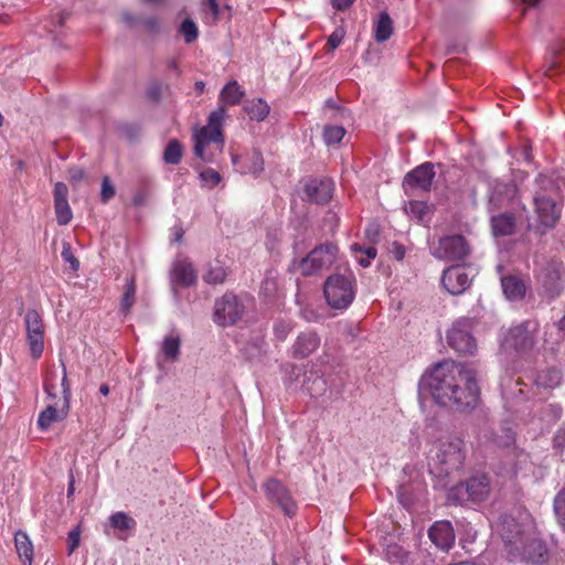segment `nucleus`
I'll return each instance as SVG.
<instances>
[{"mask_svg": "<svg viewBox=\"0 0 565 565\" xmlns=\"http://www.w3.org/2000/svg\"><path fill=\"white\" fill-rule=\"evenodd\" d=\"M320 344V335L313 330H306L297 335L290 347V354L295 359H306L313 354Z\"/></svg>", "mask_w": 565, "mask_h": 565, "instance_id": "obj_20", "label": "nucleus"}, {"mask_svg": "<svg viewBox=\"0 0 565 565\" xmlns=\"http://www.w3.org/2000/svg\"><path fill=\"white\" fill-rule=\"evenodd\" d=\"M116 190L115 186L109 179V177H104L102 180V190H100V201L103 203H107L110 199L115 196Z\"/></svg>", "mask_w": 565, "mask_h": 565, "instance_id": "obj_50", "label": "nucleus"}, {"mask_svg": "<svg viewBox=\"0 0 565 565\" xmlns=\"http://www.w3.org/2000/svg\"><path fill=\"white\" fill-rule=\"evenodd\" d=\"M419 391H428L435 402L457 412H470L479 402V387L471 369L452 361H444L424 374Z\"/></svg>", "mask_w": 565, "mask_h": 565, "instance_id": "obj_1", "label": "nucleus"}, {"mask_svg": "<svg viewBox=\"0 0 565 565\" xmlns=\"http://www.w3.org/2000/svg\"><path fill=\"white\" fill-rule=\"evenodd\" d=\"M345 36V30L343 28H337L328 38V45L331 50H335Z\"/></svg>", "mask_w": 565, "mask_h": 565, "instance_id": "obj_54", "label": "nucleus"}, {"mask_svg": "<svg viewBox=\"0 0 565 565\" xmlns=\"http://www.w3.org/2000/svg\"><path fill=\"white\" fill-rule=\"evenodd\" d=\"M62 366H63V377H62L61 386H62V394H63V403H66L67 405H70V399L72 396L71 384L67 380L66 367L64 364H62Z\"/></svg>", "mask_w": 565, "mask_h": 565, "instance_id": "obj_57", "label": "nucleus"}, {"mask_svg": "<svg viewBox=\"0 0 565 565\" xmlns=\"http://www.w3.org/2000/svg\"><path fill=\"white\" fill-rule=\"evenodd\" d=\"M122 19L129 25H131V26L142 25L149 32H157L159 30V21H158V19L156 17H148V18L138 19V18H135L129 12H125V13H122Z\"/></svg>", "mask_w": 565, "mask_h": 565, "instance_id": "obj_37", "label": "nucleus"}, {"mask_svg": "<svg viewBox=\"0 0 565 565\" xmlns=\"http://www.w3.org/2000/svg\"><path fill=\"white\" fill-rule=\"evenodd\" d=\"M85 171L79 167H72L68 169V178L73 183L81 182L85 179Z\"/></svg>", "mask_w": 565, "mask_h": 565, "instance_id": "obj_58", "label": "nucleus"}, {"mask_svg": "<svg viewBox=\"0 0 565 565\" xmlns=\"http://www.w3.org/2000/svg\"><path fill=\"white\" fill-rule=\"evenodd\" d=\"M305 390L312 396H321L327 390V382L318 374L310 373L303 383Z\"/></svg>", "mask_w": 565, "mask_h": 565, "instance_id": "obj_34", "label": "nucleus"}, {"mask_svg": "<svg viewBox=\"0 0 565 565\" xmlns=\"http://www.w3.org/2000/svg\"><path fill=\"white\" fill-rule=\"evenodd\" d=\"M535 278L541 292L553 300L564 290L562 278V264L554 259L539 263L535 269Z\"/></svg>", "mask_w": 565, "mask_h": 565, "instance_id": "obj_7", "label": "nucleus"}, {"mask_svg": "<svg viewBox=\"0 0 565 565\" xmlns=\"http://www.w3.org/2000/svg\"><path fill=\"white\" fill-rule=\"evenodd\" d=\"M473 322L469 318H461L454 322L447 332L448 345L462 354H473L477 351V341L472 335Z\"/></svg>", "mask_w": 565, "mask_h": 565, "instance_id": "obj_9", "label": "nucleus"}, {"mask_svg": "<svg viewBox=\"0 0 565 565\" xmlns=\"http://www.w3.org/2000/svg\"><path fill=\"white\" fill-rule=\"evenodd\" d=\"M61 256L65 263L70 264L73 270H77L79 268V262L73 255L71 246L68 244H64Z\"/></svg>", "mask_w": 565, "mask_h": 565, "instance_id": "obj_53", "label": "nucleus"}, {"mask_svg": "<svg viewBox=\"0 0 565 565\" xmlns=\"http://www.w3.org/2000/svg\"><path fill=\"white\" fill-rule=\"evenodd\" d=\"M533 204L539 227L544 230L554 227L561 216V209L547 189L534 194Z\"/></svg>", "mask_w": 565, "mask_h": 565, "instance_id": "obj_10", "label": "nucleus"}, {"mask_svg": "<svg viewBox=\"0 0 565 565\" xmlns=\"http://www.w3.org/2000/svg\"><path fill=\"white\" fill-rule=\"evenodd\" d=\"M277 290L278 281L273 273L269 271L262 284V292L266 298H271L276 295Z\"/></svg>", "mask_w": 565, "mask_h": 565, "instance_id": "obj_47", "label": "nucleus"}, {"mask_svg": "<svg viewBox=\"0 0 565 565\" xmlns=\"http://www.w3.org/2000/svg\"><path fill=\"white\" fill-rule=\"evenodd\" d=\"M338 253L339 248L335 244H320L300 259L298 269L303 276L319 275L329 270L335 264Z\"/></svg>", "mask_w": 565, "mask_h": 565, "instance_id": "obj_6", "label": "nucleus"}, {"mask_svg": "<svg viewBox=\"0 0 565 565\" xmlns=\"http://www.w3.org/2000/svg\"><path fill=\"white\" fill-rule=\"evenodd\" d=\"M179 32L184 36L186 43L194 42L199 36V30L196 24L191 19H185L179 29Z\"/></svg>", "mask_w": 565, "mask_h": 565, "instance_id": "obj_45", "label": "nucleus"}, {"mask_svg": "<svg viewBox=\"0 0 565 565\" xmlns=\"http://www.w3.org/2000/svg\"><path fill=\"white\" fill-rule=\"evenodd\" d=\"M225 117V107L218 106L209 115L206 126H203L194 131V153L203 161L212 162L214 160L215 152L212 150V147L215 149V151H222L225 143L223 135Z\"/></svg>", "mask_w": 565, "mask_h": 565, "instance_id": "obj_4", "label": "nucleus"}, {"mask_svg": "<svg viewBox=\"0 0 565 565\" xmlns=\"http://www.w3.org/2000/svg\"><path fill=\"white\" fill-rule=\"evenodd\" d=\"M292 329L294 323L291 320L277 319L273 326L275 339L277 341L284 342Z\"/></svg>", "mask_w": 565, "mask_h": 565, "instance_id": "obj_42", "label": "nucleus"}, {"mask_svg": "<svg viewBox=\"0 0 565 565\" xmlns=\"http://www.w3.org/2000/svg\"><path fill=\"white\" fill-rule=\"evenodd\" d=\"M435 169L431 162H424L406 173L403 180V189L407 195L415 191H429L435 178Z\"/></svg>", "mask_w": 565, "mask_h": 565, "instance_id": "obj_13", "label": "nucleus"}, {"mask_svg": "<svg viewBox=\"0 0 565 565\" xmlns=\"http://www.w3.org/2000/svg\"><path fill=\"white\" fill-rule=\"evenodd\" d=\"M345 135L342 126H326L323 130V140L328 146L339 143Z\"/></svg>", "mask_w": 565, "mask_h": 565, "instance_id": "obj_43", "label": "nucleus"}, {"mask_svg": "<svg viewBox=\"0 0 565 565\" xmlns=\"http://www.w3.org/2000/svg\"><path fill=\"white\" fill-rule=\"evenodd\" d=\"M300 317L307 322H318L322 316L312 307H303L300 309Z\"/></svg>", "mask_w": 565, "mask_h": 565, "instance_id": "obj_55", "label": "nucleus"}, {"mask_svg": "<svg viewBox=\"0 0 565 565\" xmlns=\"http://www.w3.org/2000/svg\"><path fill=\"white\" fill-rule=\"evenodd\" d=\"M24 322L31 356L38 360L44 351V323L42 317L36 310H28L24 316Z\"/></svg>", "mask_w": 565, "mask_h": 565, "instance_id": "obj_12", "label": "nucleus"}, {"mask_svg": "<svg viewBox=\"0 0 565 565\" xmlns=\"http://www.w3.org/2000/svg\"><path fill=\"white\" fill-rule=\"evenodd\" d=\"M111 526L119 531H129L135 529L136 521L125 512H116L109 516Z\"/></svg>", "mask_w": 565, "mask_h": 565, "instance_id": "obj_40", "label": "nucleus"}, {"mask_svg": "<svg viewBox=\"0 0 565 565\" xmlns=\"http://www.w3.org/2000/svg\"><path fill=\"white\" fill-rule=\"evenodd\" d=\"M563 46L554 47L551 51V56L547 62L546 74L553 76V73H562L565 70V56L563 54Z\"/></svg>", "mask_w": 565, "mask_h": 565, "instance_id": "obj_36", "label": "nucleus"}, {"mask_svg": "<svg viewBox=\"0 0 565 565\" xmlns=\"http://www.w3.org/2000/svg\"><path fill=\"white\" fill-rule=\"evenodd\" d=\"M284 371H285L286 373H290V375L296 374L297 376H298V375H299V373H300V369H299L297 365H295V364H290V363H289V364H286V365L284 366Z\"/></svg>", "mask_w": 565, "mask_h": 565, "instance_id": "obj_62", "label": "nucleus"}, {"mask_svg": "<svg viewBox=\"0 0 565 565\" xmlns=\"http://www.w3.org/2000/svg\"><path fill=\"white\" fill-rule=\"evenodd\" d=\"M200 178H201V181L203 182V184L209 188L216 186L222 180L221 174L211 168L204 169L200 173Z\"/></svg>", "mask_w": 565, "mask_h": 565, "instance_id": "obj_48", "label": "nucleus"}, {"mask_svg": "<svg viewBox=\"0 0 565 565\" xmlns=\"http://www.w3.org/2000/svg\"><path fill=\"white\" fill-rule=\"evenodd\" d=\"M265 492L269 500L276 502L286 515L292 516L297 507L285 486L277 479H269L265 484Z\"/></svg>", "mask_w": 565, "mask_h": 565, "instance_id": "obj_18", "label": "nucleus"}, {"mask_svg": "<svg viewBox=\"0 0 565 565\" xmlns=\"http://www.w3.org/2000/svg\"><path fill=\"white\" fill-rule=\"evenodd\" d=\"M352 249L355 250V252H361V253L365 254L366 258H369L371 260L374 259L376 257V254H377L376 248L373 247V246H369V247L363 248V247H361V246L355 244V245L352 246Z\"/></svg>", "mask_w": 565, "mask_h": 565, "instance_id": "obj_59", "label": "nucleus"}, {"mask_svg": "<svg viewBox=\"0 0 565 565\" xmlns=\"http://www.w3.org/2000/svg\"><path fill=\"white\" fill-rule=\"evenodd\" d=\"M428 537L443 552L451 550L456 541L454 526L447 520L436 521L428 530Z\"/></svg>", "mask_w": 565, "mask_h": 565, "instance_id": "obj_19", "label": "nucleus"}, {"mask_svg": "<svg viewBox=\"0 0 565 565\" xmlns=\"http://www.w3.org/2000/svg\"><path fill=\"white\" fill-rule=\"evenodd\" d=\"M81 543V527L75 526L67 535V554L72 555Z\"/></svg>", "mask_w": 565, "mask_h": 565, "instance_id": "obj_51", "label": "nucleus"}, {"mask_svg": "<svg viewBox=\"0 0 565 565\" xmlns=\"http://www.w3.org/2000/svg\"><path fill=\"white\" fill-rule=\"evenodd\" d=\"M392 253H393L395 259L402 260L405 256V248L402 244L395 242L393 244Z\"/></svg>", "mask_w": 565, "mask_h": 565, "instance_id": "obj_61", "label": "nucleus"}, {"mask_svg": "<svg viewBox=\"0 0 565 565\" xmlns=\"http://www.w3.org/2000/svg\"><path fill=\"white\" fill-rule=\"evenodd\" d=\"M393 33V21L388 13L383 11L379 14L374 23V39L376 42L382 43L387 41Z\"/></svg>", "mask_w": 565, "mask_h": 565, "instance_id": "obj_30", "label": "nucleus"}, {"mask_svg": "<svg viewBox=\"0 0 565 565\" xmlns=\"http://www.w3.org/2000/svg\"><path fill=\"white\" fill-rule=\"evenodd\" d=\"M557 330L563 339H565V316L557 322Z\"/></svg>", "mask_w": 565, "mask_h": 565, "instance_id": "obj_64", "label": "nucleus"}, {"mask_svg": "<svg viewBox=\"0 0 565 565\" xmlns=\"http://www.w3.org/2000/svg\"><path fill=\"white\" fill-rule=\"evenodd\" d=\"M146 203V195L142 192L137 193L134 196V204L137 206H141Z\"/></svg>", "mask_w": 565, "mask_h": 565, "instance_id": "obj_63", "label": "nucleus"}, {"mask_svg": "<svg viewBox=\"0 0 565 565\" xmlns=\"http://www.w3.org/2000/svg\"><path fill=\"white\" fill-rule=\"evenodd\" d=\"M492 232L495 236H508L515 230V218L510 213H502L491 218Z\"/></svg>", "mask_w": 565, "mask_h": 565, "instance_id": "obj_27", "label": "nucleus"}, {"mask_svg": "<svg viewBox=\"0 0 565 565\" xmlns=\"http://www.w3.org/2000/svg\"><path fill=\"white\" fill-rule=\"evenodd\" d=\"M14 545L17 554L23 562V565H31L33 559V545L29 535L23 531L15 532Z\"/></svg>", "mask_w": 565, "mask_h": 565, "instance_id": "obj_26", "label": "nucleus"}, {"mask_svg": "<svg viewBox=\"0 0 565 565\" xmlns=\"http://www.w3.org/2000/svg\"><path fill=\"white\" fill-rule=\"evenodd\" d=\"M244 96L245 90L236 81L228 82L220 92V100L231 106L238 105Z\"/></svg>", "mask_w": 565, "mask_h": 565, "instance_id": "obj_29", "label": "nucleus"}, {"mask_svg": "<svg viewBox=\"0 0 565 565\" xmlns=\"http://www.w3.org/2000/svg\"><path fill=\"white\" fill-rule=\"evenodd\" d=\"M502 289L504 296L509 300H518L523 298L525 295V285L524 282L514 276H508L502 278L501 280Z\"/></svg>", "mask_w": 565, "mask_h": 565, "instance_id": "obj_28", "label": "nucleus"}, {"mask_svg": "<svg viewBox=\"0 0 565 565\" xmlns=\"http://www.w3.org/2000/svg\"><path fill=\"white\" fill-rule=\"evenodd\" d=\"M333 189L330 179H312L305 184L303 192L309 202L324 204L330 201Z\"/></svg>", "mask_w": 565, "mask_h": 565, "instance_id": "obj_21", "label": "nucleus"}, {"mask_svg": "<svg viewBox=\"0 0 565 565\" xmlns=\"http://www.w3.org/2000/svg\"><path fill=\"white\" fill-rule=\"evenodd\" d=\"M244 306L233 294H225L214 306V321L220 326H232L243 316Z\"/></svg>", "mask_w": 565, "mask_h": 565, "instance_id": "obj_14", "label": "nucleus"}, {"mask_svg": "<svg viewBox=\"0 0 565 565\" xmlns=\"http://www.w3.org/2000/svg\"><path fill=\"white\" fill-rule=\"evenodd\" d=\"M56 221L60 225H67L73 217L68 201L54 202Z\"/></svg>", "mask_w": 565, "mask_h": 565, "instance_id": "obj_44", "label": "nucleus"}, {"mask_svg": "<svg viewBox=\"0 0 565 565\" xmlns=\"http://www.w3.org/2000/svg\"><path fill=\"white\" fill-rule=\"evenodd\" d=\"M54 202H62V201H68V189L65 183L63 182H56L54 185Z\"/></svg>", "mask_w": 565, "mask_h": 565, "instance_id": "obj_56", "label": "nucleus"}, {"mask_svg": "<svg viewBox=\"0 0 565 565\" xmlns=\"http://www.w3.org/2000/svg\"><path fill=\"white\" fill-rule=\"evenodd\" d=\"M468 499L473 502L484 501L490 492V480L486 475H477L466 482Z\"/></svg>", "mask_w": 565, "mask_h": 565, "instance_id": "obj_23", "label": "nucleus"}, {"mask_svg": "<svg viewBox=\"0 0 565 565\" xmlns=\"http://www.w3.org/2000/svg\"><path fill=\"white\" fill-rule=\"evenodd\" d=\"M181 340L179 335L164 337L161 345V353L166 361L174 362L180 354Z\"/></svg>", "mask_w": 565, "mask_h": 565, "instance_id": "obj_31", "label": "nucleus"}, {"mask_svg": "<svg viewBox=\"0 0 565 565\" xmlns=\"http://www.w3.org/2000/svg\"><path fill=\"white\" fill-rule=\"evenodd\" d=\"M70 411V405L63 403L60 408L47 405L45 409H43L38 417V427L40 430H47L53 423L63 420Z\"/></svg>", "mask_w": 565, "mask_h": 565, "instance_id": "obj_25", "label": "nucleus"}, {"mask_svg": "<svg viewBox=\"0 0 565 565\" xmlns=\"http://www.w3.org/2000/svg\"><path fill=\"white\" fill-rule=\"evenodd\" d=\"M183 149L181 143L177 139H172L168 142L163 151V161L167 164H178L181 161Z\"/></svg>", "mask_w": 565, "mask_h": 565, "instance_id": "obj_38", "label": "nucleus"}, {"mask_svg": "<svg viewBox=\"0 0 565 565\" xmlns=\"http://www.w3.org/2000/svg\"><path fill=\"white\" fill-rule=\"evenodd\" d=\"M227 277L226 268L220 263H215L214 265H210L206 274L203 276V279L206 284L217 285L223 284Z\"/></svg>", "mask_w": 565, "mask_h": 565, "instance_id": "obj_39", "label": "nucleus"}, {"mask_svg": "<svg viewBox=\"0 0 565 565\" xmlns=\"http://www.w3.org/2000/svg\"><path fill=\"white\" fill-rule=\"evenodd\" d=\"M407 215L418 221H424L428 213V205L424 201L411 200L404 205Z\"/></svg>", "mask_w": 565, "mask_h": 565, "instance_id": "obj_41", "label": "nucleus"}, {"mask_svg": "<svg viewBox=\"0 0 565 565\" xmlns=\"http://www.w3.org/2000/svg\"><path fill=\"white\" fill-rule=\"evenodd\" d=\"M355 0H331L332 7L338 11H344L350 8Z\"/></svg>", "mask_w": 565, "mask_h": 565, "instance_id": "obj_60", "label": "nucleus"}, {"mask_svg": "<svg viewBox=\"0 0 565 565\" xmlns=\"http://www.w3.org/2000/svg\"><path fill=\"white\" fill-rule=\"evenodd\" d=\"M469 252V245L461 235L441 237L431 246L433 256L441 260H461Z\"/></svg>", "mask_w": 565, "mask_h": 565, "instance_id": "obj_11", "label": "nucleus"}, {"mask_svg": "<svg viewBox=\"0 0 565 565\" xmlns=\"http://www.w3.org/2000/svg\"><path fill=\"white\" fill-rule=\"evenodd\" d=\"M473 271L471 267L450 266L443 273L441 285L450 295H460L469 288Z\"/></svg>", "mask_w": 565, "mask_h": 565, "instance_id": "obj_15", "label": "nucleus"}, {"mask_svg": "<svg viewBox=\"0 0 565 565\" xmlns=\"http://www.w3.org/2000/svg\"><path fill=\"white\" fill-rule=\"evenodd\" d=\"M172 281L183 287H190L196 282V271L186 259L177 260L173 264Z\"/></svg>", "mask_w": 565, "mask_h": 565, "instance_id": "obj_24", "label": "nucleus"}, {"mask_svg": "<svg viewBox=\"0 0 565 565\" xmlns=\"http://www.w3.org/2000/svg\"><path fill=\"white\" fill-rule=\"evenodd\" d=\"M338 327L341 334L347 335L351 339L356 338L360 331L358 324L348 321L339 322Z\"/></svg>", "mask_w": 565, "mask_h": 565, "instance_id": "obj_52", "label": "nucleus"}, {"mask_svg": "<svg viewBox=\"0 0 565 565\" xmlns=\"http://www.w3.org/2000/svg\"><path fill=\"white\" fill-rule=\"evenodd\" d=\"M554 511L559 523L565 526V486L554 499Z\"/></svg>", "mask_w": 565, "mask_h": 565, "instance_id": "obj_46", "label": "nucleus"}, {"mask_svg": "<svg viewBox=\"0 0 565 565\" xmlns=\"http://www.w3.org/2000/svg\"><path fill=\"white\" fill-rule=\"evenodd\" d=\"M518 188L513 182H503L493 180L489 182V200L490 210H500L511 205L516 198Z\"/></svg>", "mask_w": 565, "mask_h": 565, "instance_id": "obj_17", "label": "nucleus"}, {"mask_svg": "<svg viewBox=\"0 0 565 565\" xmlns=\"http://www.w3.org/2000/svg\"><path fill=\"white\" fill-rule=\"evenodd\" d=\"M561 381V372L556 369L543 370L536 375L535 379L536 385L545 388H554L559 385Z\"/></svg>", "mask_w": 565, "mask_h": 565, "instance_id": "obj_33", "label": "nucleus"}, {"mask_svg": "<svg viewBox=\"0 0 565 565\" xmlns=\"http://www.w3.org/2000/svg\"><path fill=\"white\" fill-rule=\"evenodd\" d=\"M532 468L530 455L524 450L510 451L498 469V475L508 479L525 476Z\"/></svg>", "mask_w": 565, "mask_h": 565, "instance_id": "obj_16", "label": "nucleus"}, {"mask_svg": "<svg viewBox=\"0 0 565 565\" xmlns=\"http://www.w3.org/2000/svg\"><path fill=\"white\" fill-rule=\"evenodd\" d=\"M510 562L542 565L548 561L545 543L526 533L513 518L504 516L497 525Z\"/></svg>", "mask_w": 565, "mask_h": 565, "instance_id": "obj_2", "label": "nucleus"}, {"mask_svg": "<svg viewBox=\"0 0 565 565\" xmlns=\"http://www.w3.org/2000/svg\"><path fill=\"white\" fill-rule=\"evenodd\" d=\"M244 110L252 120L263 121L268 116L270 108L264 99L258 98L247 102Z\"/></svg>", "mask_w": 565, "mask_h": 565, "instance_id": "obj_32", "label": "nucleus"}, {"mask_svg": "<svg viewBox=\"0 0 565 565\" xmlns=\"http://www.w3.org/2000/svg\"><path fill=\"white\" fill-rule=\"evenodd\" d=\"M323 295L328 306L335 310H345L356 295V279L351 270L330 275L323 285Z\"/></svg>", "mask_w": 565, "mask_h": 565, "instance_id": "obj_5", "label": "nucleus"}, {"mask_svg": "<svg viewBox=\"0 0 565 565\" xmlns=\"http://www.w3.org/2000/svg\"><path fill=\"white\" fill-rule=\"evenodd\" d=\"M136 299V282L134 277L126 279L125 291L120 301V311L124 315L129 313Z\"/></svg>", "mask_w": 565, "mask_h": 565, "instance_id": "obj_35", "label": "nucleus"}, {"mask_svg": "<svg viewBox=\"0 0 565 565\" xmlns=\"http://www.w3.org/2000/svg\"><path fill=\"white\" fill-rule=\"evenodd\" d=\"M232 163L243 174L258 175L264 170L263 156L256 149L245 156L232 154Z\"/></svg>", "mask_w": 565, "mask_h": 565, "instance_id": "obj_22", "label": "nucleus"}, {"mask_svg": "<svg viewBox=\"0 0 565 565\" xmlns=\"http://www.w3.org/2000/svg\"><path fill=\"white\" fill-rule=\"evenodd\" d=\"M411 489V484H401L397 489V498L405 508H411L415 500V497L412 493Z\"/></svg>", "mask_w": 565, "mask_h": 565, "instance_id": "obj_49", "label": "nucleus"}, {"mask_svg": "<svg viewBox=\"0 0 565 565\" xmlns=\"http://www.w3.org/2000/svg\"><path fill=\"white\" fill-rule=\"evenodd\" d=\"M465 441L459 437H445L436 440L428 454V466L438 478L448 477L462 469L466 460Z\"/></svg>", "mask_w": 565, "mask_h": 565, "instance_id": "obj_3", "label": "nucleus"}, {"mask_svg": "<svg viewBox=\"0 0 565 565\" xmlns=\"http://www.w3.org/2000/svg\"><path fill=\"white\" fill-rule=\"evenodd\" d=\"M539 330V322L526 320L521 324L509 329L502 347L505 350H513L519 354L529 353L535 344V333Z\"/></svg>", "mask_w": 565, "mask_h": 565, "instance_id": "obj_8", "label": "nucleus"}]
</instances>
